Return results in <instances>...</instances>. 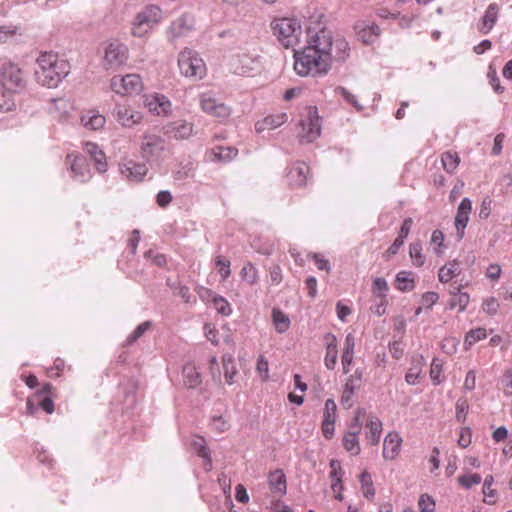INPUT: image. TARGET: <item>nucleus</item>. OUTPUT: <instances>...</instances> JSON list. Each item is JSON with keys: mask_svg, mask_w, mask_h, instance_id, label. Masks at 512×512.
Returning a JSON list of instances; mask_svg holds the SVG:
<instances>
[{"mask_svg": "<svg viewBox=\"0 0 512 512\" xmlns=\"http://www.w3.org/2000/svg\"><path fill=\"white\" fill-rule=\"evenodd\" d=\"M123 173H126V176L134 181H140L146 175L147 168L144 164L130 163Z\"/></svg>", "mask_w": 512, "mask_h": 512, "instance_id": "44", "label": "nucleus"}, {"mask_svg": "<svg viewBox=\"0 0 512 512\" xmlns=\"http://www.w3.org/2000/svg\"><path fill=\"white\" fill-rule=\"evenodd\" d=\"M306 43L305 48H313V50L320 52L323 57H331L333 37L329 29L325 27H309Z\"/></svg>", "mask_w": 512, "mask_h": 512, "instance_id": "7", "label": "nucleus"}, {"mask_svg": "<svg viewBox=\"0 0 512 512\" xmlns=\"http://www.w3.org/2000/svg\"><path fill=\"white\" fill-rule=\"evenodd\" d=\"M65 368V361L61 358H56L53 365L47 369V376L50 378H57L61 376Z\"/></svg>", "mask_w": 512, "mask_h": 512, "instance_id": "58", "label": "nucleus"}, {"mask_svg": "<svg viewBox=\"0 0 512 512\" xmlns=\"http://www.w3.org/2000/svg\"><path fill=\"white\" fill-rule=\"evenodd\" d=\"M443 169L448 173H454L460 163V157L455 151L444 152L441 156Z\"/></svg>", "mask_w": 512, "mask_h": 512, "instance_id": "37", "label": "nucleus"}, {"mask_svg": "<svg viewBox=\"0 0 512 512\" xmlns=\"http://www.w3.org/2000/svg\"><path fill=\"white\" fill-rule=\"evenodd\" d=\"M481 481H482V477H481V475H479L477 473L462 474V475L458 476V478H457V482H458L459 486H461L465 489H470L473 486L480 484Z\"/></svg>", "mask_w": 512, "mask_h": 512, "instance_id": "46", "label": "nucleus"}, {"mask_svg": "<svg viewBox=\"0 0 512 512\" xmlns=\"http://www.w3.org/2000/svg\"><path fill=\"white\" fill-rule=\"evenodd\" d=\"M430 245L433 247V250L437 255H441L443 253L444 234L441 230L436 229L432 232Z\"/></svg>", "mask_w": 512, "mask_h": 512, "instance_id": "49", "label": "nucleus"}, {"mask_svg": "<svg viewBox=\"0 0 512 512\" xmlns=\"http://www.w3.org/2000/svg\"><path fill=\"white\" fill-rule=\"evenodd\" d=\"M272 322L278 333L286 332L291 323L289 317L278 308L272 310Z\"/></svg>", "mask_w": 512, "mask_h": 512, "instance_id": "35", "label": "nucleus"}, {"mask_svg": "<svg viewBox=\"0 0 512 512\" xmlns=\"http://www.w3.org/2000/svg\"><path fill=\"white\" fill-rule=\"evenodd\" d=\"M331 57H323L313 48H303L294 52V70L302 77L322 76L328 73L331 67Z\"/></svg>", "mask_w": 512, "mask_h": 512, "instance_id": "2", "label": "nucleus"}, {"mask_svg": "<svg viewBox=\"0 0 512 512\" xmlns=\"http://www.w3.org/2000/svg\"><path fill=\"white\" fill-rule=\"evenodd\" d=\"M461 272V263L458 260L447 262L439 269L438 279L441 283H448Z\"/></svg>", "mask_w": 512, "mask_h": 512, "instance_id": "28", "label": "nucleus"}, {"mask_svg": "<svg viewBox=\"0 0 512 512\" xmlns=\"http://www.w3.org/2000/svg\"><path fill=\"white\" fill-rule=\"evenodd\" d=\"M150 328V322L146 321L138 325L135 330L128 336L127 342L129 344L137 341L148 329Z\"/></svg>", "mask_w": 512, "mask_h": 512, "instance_id": "64", "label": "nucleus"}, {"mask_svg": "<svg viewBox=\"0 0 512 512\" xmlns=\"http://www.w3.org/2000/svg\"><path fill=\"white\" fill-rule=\"evenodd\" d=\"M395 288L402 292H409L415 288V274L412 271H400L395 278Z\"/></svg>", "mask_w": 512, "mask_h": 512, "instance_id": "29", "label": "nucleus"}, {"mask_svg": "<svg viewBox=\"0 0 512 512\" xmlns=\"http://www.w3.org/2000/svg\"><path fill=\"white\" fill-rule=\"evenodd\" d=\"M366 439L372 446L377 445L382 433V423L379 419L371 418L366 424Z\"/></svg>", "mask_w": 512, "mask_h": 512, "instance_id": "32", "label": "nucleus"}, {"mask_svg": "<svg viewBox=\"0 0 512 512\" xmlns=\"http://www.w3.org/2000/svg\"><path fill=\"white\" fill-rule=\"evenodd\" d=\"M180 73L186 78L201 80L207 74V67L199 53L190 48H184L178 55Z\"/></svg>", "mask_w": 512, "mask_h": 512, "instance_id": "4", "label": "nucleus"}, {"mask_svg": "<svg viewBox=\"0 0 512 512\" xmlns=\"http://www.w3.org/2000/svg\"><path fill=\"white\" fill-rule=\"evenodd\" d=\"M487 337V331L485 328L478 327L468 331L464 338V348L469 350L474 344L485 339Z\"/></svg>", "mask_w": 512, "mask_h": 512, "instance_id": "38", "label": "nucleus"}, {"mask_svg": "<svg viewBox=\"0 0 512 512\" xmlns=\"http://www.w3.org/2000/svg\"><path fill=\"white\" fill-rule=\"evenodd\" d=\"M38 69L35 72L38 83L48 88L58 85L69 73V64L52 52L41 53L37 58Z\"/></svg>", "mask_w": 512, "mask_h": 512, "instance_id": "1", "label": "nucleus"}, {"mask_svg": "<svg viewBox=\"0 0 512 512\" xmlns=\"http://www.w3.org/2000/svg\"><path fill=\"white\" fill-rule=\"evenodd\" d=\"M268 481L270 489L274 493L284 494L286 492V477L282 470L271 472Z\"/></svg>", "mask_w": 512, "mask_h": 512, "instance_id": "33", "label": "nucleus"}, {"mask_svg": "<svg viewBox=\"0 0 512 512\" xmlns=\"http://www.w3.org/2000/svg\"><path fill=\"white\" fill-rule=\"evenodd\" d=\"M402 439L397 432H389L383 443V457L386 460L395 459L400 452Z\"/></svg>", "mask_w": 512, "mask_h": 512, "instance_id": "20", "label": "nucleus"}, {"mask_svg": "<svg viewBox=\"0 0 512 512\" xmlns=\"http://www.w3.org/2000/svg\"><path fill=\"white\" fill-rule=\"evenodd\" d=\"M271 27L283 47L291 48L300 42L302 27L297 19L291 17L278 18L273 20Z\"/></svg>", "mask_w": 512, "mask_h": 512, "instance_id": "3", "label": "nucleus"}, {"mask_svg": "<svg viewBox=\"0 0 512 512\" xmlns=\"http://www.w3.org/2000/svg\"><path fill=\"white\" fill-rule=\"evenodd\" d=\"M163 149V139L155 134H145L141 143L143 157L150 158Z\"/></svg>", "mask_w": 512, "mask_h": 512, "instance_id": "21", "label": "nucleus"}, {"mask_svg": "<svg viewBox=\"0 0 512 512\" xmlns=\"http://www.w3.org/2000/svg\"><path fill=\"white\" fill-rule=\"evenodd\" d=\"M321 124L316 107H308L305 116L300 121L298 136L302 142H313L320 136Z\"/></svg>", "mask_w": 512, "mask_h": 512, "instance_id": "10", "label": "nucleus"}, {"mask_svg": "<svg viewBox=\"0 0 512 512\" xmlns=\"http://www.w3.org/2000/svg\"><path fill=\"white\" fill-rule=\"evenodd\" d=\"M337 406L333 399H327L323 411V421L336 422L337 419Z\"/></svg>", "mask_w": 512, "mask_h": 512, "instance_id": "53", "label": "nucleus"}, {"mask_svg": "<svg viewBox=\"0 0 512 512\" xmlns=\"http://www.w3.org/2000/svg\"><path fill=\"white\" fill-rule=\"evenodd\" d=\"M355 337L349 333L345 337L343 352L341 356L342 369L345 374L349 373L350 366L354 359Z\"/></svg>", "mask_w": 512, "mask_h": 512, "instance_id": "22", "label": "nucleus"}, {"mask_svg": "<svg viewBox=\"0 0 512 512\" xmlns=\"http://www.w3.org/2000/svg\"><path fill=\"white\" fill-rule=\"evenodd\" d=\"M197 165L194 162H187L182 164L180 168L174 172V180L177 182H184L195 176Z\"/></svg>", "mask_w": 512, "mask_h": 512, "instance_id": "36", "label": "nucleus"}, {"mask_svg": "<svg viewBox=\"0 0 512 512\" xmlns=\"http://www.w3.org/2000/svg\"><path fill=\"white\" fill-rule=\"evenodd\" d=\"M409 256L416 267H422L425 263V256L422 253V245L419 241L409 245Z\"/></svg>", "mask_w": 512, "mask_h": 512, "instance_id": "42", "label": "nucleus"}, {"mask_svg": "<svg viewBox=\"0 0 512 512\" xmlns=\"http://www.w3.org/2000/svg\"><path fill=\"white\" fill-rule=\"evenodd\" d=\"M499 303L496 298L488 297L482 303V310L488 315H495L498 312Z\"/></svg>", "mask_w": 512, "mask_h": 512, "instance_id": "63", "label": "nucleus"}, {"mask_svg": "<svg viewBox=\"0 0 512 512\" xmlns=\"http://www.w3.org/2000/svg\"><path fill=\"white\" fill-rule=\"evenodd\" d=\"M84 150L94 160L95 168L99 172H104L107 167L106 157L104 152L101 149H99L98 145L93 142H86L84 144Z\"/></svg>", "mask_w": 512, "mask_h": 512, "instance_id": "24", "label": "nucleus"}, {"mask_svg": "<svg viewBox=\"0 0 512 512\" xmlns=\"http://www.w3.org/2000/svg\"><path fill=\"white\" fill-rule=\"evenodd\" d=\"M182 375L183 383L189 389H194L201 383V375L193 364L184 365Z\"/></svg>", "mask_w": 512, "mask_h": 512, "instance_id": "31", "label": "nucleus"}, {"mask_svg": "<svg viewBox=\"0 0 512 512\" xmlns=\"http://www.w3.org/2000/svg\"><path fill=\"white\" fill-rule=\"evenodd\" d=\"M471 211V200L469 198L462 199L458 206L454 221L457 237L459 240H461L465 235V228L467 227V224L469 222Z\"/></svg>", "mask_w": 512, "mask_h": 512, "instance_id": "17", "label": "nucleus"}, {"mask_svg": "<svg viewBox=\"0 0 512 512\" xmlns=\"http://www.w3.org/2000/svg\"><path fill=\"white\" fill-rule=\"evenodd\" d=\"M200 105L206 114L218 118L219 120H225L231 114L229 106L223 102H219L216 98L208 94L201 96Z\"/></svg>", "mask_w": 512, "mask_h": 512, "instance_id": "13", "label": "nucleus"}, {"mask_svg": "<svg viewBox=\"0 0 512 512\" xmlns=\"http://www.w3.org/2000/svg\"><path fill=\"white\" fill-rule=\"evenodd\" d=\"M215 310L222 316H229L232 313V307L226 298L216 295L212 301Z\"/></svg>", "mask_w": 512, "mask_h": 512, "instance_id": "48", "label": "nucleus"}, {"mask_svg": "<svg viewBox=\"0 0 512 512\" xmlns=\"http://www.w3.org/2000/svg\"><path fill=\"white\" fill-rule=\"evenodd\" d=\"M174 136L176 138H187L192 133V126L186 122H180L175 127H173Z\"/></svg>", "mask_w": 512, "mask_h": 512, "instance_id": "61", "label": "nucleus"}, {"mask_svg": "<svg viewBox=\"0 0 512 512\" xmlns=\"http://www.w3.org/2000/svg\"><path fill=\"white\" fill-rule=\"evenodd\" d=\"M256 372L261 381L266 382L269 379V363L263 355H260L257 359Z\"/></svg>", "mask_w": 512, "mask_h": 512, "instance_id": "52", "label": "nucleus"}, {"mask_svg": "<svg viewBox=\"0 0 512 512\" xmlns=\"http://www.w3.org/2000/svg\"><path fill=\"white\" fill-rule=\"evenodd\" d=\"M442 363L438 359H433L430 367V377L435 385L441 383V374H442Z\"/></svg>", "mask_w": 512, "mask_h": 512, "instance_id": "59", "label": "nucleus"}, {"mask_svg": "<svg viewBox=\"0 0 512 512\" xmlns=\"http://www.w3.org/2000/svg\"><path fill=\"white\" fill-rule=\"evenodd\" d=\"M388 289L387 281L384 278H376L373 281L372 291L376 296L384 298Z\"/></svg>", "mask_w": 512, "mask_h": 512, "instance_id": "55", "label": "nucleus"}, {"mask_svg": "<svg viewBox=\"0 0 512 512\" xmlns=\"http://www.w3.org/2000/svg\"><path fill=\"white\" fill-rule=\"evenodd\" d=\"M307 257L314 260L318 270H323L327 274L330 273L331 266L329 260L324 259L320 254L317 253H309L307 254Z\"/></svg>", "mask_w": 512, "mask_h": 512, "instance_id": "56", "label": "nucleus"}, {"mask_svg": "<svg viewBox=\"0 0 512 512\" xmlns=\"http://www.w3.org/2000/svg\"><path fill=\"white\" fill-rule=\"evenodd\" d=\"M352 431L347 432L343 437V447L351 455H358L361 451L358 434L360 427L353 426Z\"/></svg>", "mask_w": 512, "mask_h": 512, "instance_id": "27", "label": "nucleus"}, {"mask_svg": "<svg viewBox=\"0 0 512 512\" xmlns=\"http://www.w3.org/2000/svg\"><path fill=\"white\" fill-rule=\"evenodd\" d=\"M81 123L89 130H100L104 127L106 119L97 111L91 110L81 116Z\"/></svg>", "mask_w": 512, "mask_h": 512, "instance_id": "26", "label": "nucleus"}, {"mask_svg": "<svg viewBox=\"0 0 512 512\" xmlns=\"http://www.w3.org/2000/svg\"><path fill=\"white\" fill-rule=\"evenodd\" d=\"M128 56L127 46L118 40H112L104 48L103 67L106 70H117L127 62Z\"/></svg>", "mask_w": 512, "mask_h": 512, "instance_id": "9", "label": "nucleus"}, {"mask_svg": "<svg viewBox=\"0 0 512 512\" xmlns=\"http://www.w3.org/2000/svg\"><path fill=\"white\" fill-rule=\"evenodd\" d=\"M421 373V361H418V363L409 368L408 372L405 375V381L409 385H415L418 382L419 376Z\"/></svg>", "mask_w": 512, "mask_h": 512, "instance_id": "62", "label": "nucleus"}, {"mask_svg": "<svg viewBox=\"0 0 512 512\" xmlns=\"http://www.w3.org/2000/svg\"><path fill=\"white\" fill-rule=\"evenodd\" d=\"M363 377V372L361 370H355L353 374H351L345 381L343 388H350V390L355 391L360 387L361 381Z\"/></svg>", "mask_w": 512, "mask_h": 512, "instance_id": "54", "label": "nucleus"}, {"mask_svg": "<svg viewBox=\"0 0 512 512\" xmlns=\"http://www.w3.org/2000/svg\"><path fill=\"white\" fill-rule=\"evenodd\" d=\"M66 164L69 165L71 177L79 182H85L90 177V171L86 160L77 152L69 153L66 156Z\"/></svg>", "mask_w": 512, "mask_h": 512, "instance_id": "14", "label": "nucleus"}, {"mask_svg": "<svg viewBox=\"0 0 512 512\" xmlns=\"http://www.w3.org/2000/svg\"><path fill=\"white\" fill-rule=\"evenodd\" d=\"M324 341L326 345V353L324 357V364L327 369L333 370L338 361V342L337 338L332 333H327L324 336Z\"/></svg>", "mask_w": 512, "mask_h": 512, "instance_id": "19", "label": "nucleus"}, {"mask_svg": "<svg viewBox=\"0 0 512 512\" xmlns=\"http://www.w3.org/2000/svg\"><path fill=\"white\" fill-rule=\"evenodd\" d=\"M211 428L217 433H223L230 428L229 422L222 416H215L211 420Z\"/></svg>", "mask_w": 512, "mask_h": 512, "instance_id": "57", "label": "nucleus"}, {"mask_svg": "<svg viewBox=\"0 0 512 512\" xmlns=\"http://www.w3.org/2000/svg\"><path fill=\"white\" fill-rule=\"evenodd\" d=\"M18 34H20V28L17 25H1L0 44L8 43Z\"/></svg>", "mask_w": 512, "mask_h": 512, "instance_id": "47", "label": "nucleus"}, {"mask_svg": "<svg viewBox=\"0 0 512 512\" xmlns=\"http://www.w3.org/2000/svg\"><path fill=\"white\" fill-rule=\"evenodd\" d=\"M215 268L219 273L222 281H225L231 275V262L224 256L218 255L215 257Z\"/></svg>", "mask_w": 512, "mask_h": 512, "instance_id": "45", "label": "nucleus"}, {"mask_svg": "<svg viewBox=\"0 0 512 512\" xmlns=\"http://www.w3.org/2000/svg\"><path fill=\"white\" fill-rule=\"evenodd\" d=\"M418 507L421 512H434L435 502L429 495L423 494L419 498Z\"/></svg>", "mask_w": 512, "mask_h": 512, "instance_id": "60", "label": "nucleus"}, {"mask_svg": "<svg viewBox=\"0 0 512 512\" xmlns=\"http://www.w3.org/2000/svg\"><path fill=\"white\" fill-rule=\"evenodd\" d=\"M116 121L124 128H132L143 121V114L133 109L130 105L118 104L114 109Z\"/></svg>", "mask_w": 512, "mask_h": 512, "instance_id": "12", "label": "nucleus"}, {"mask_svg": "<svg viewBox=\"0 0 512 512\" xmlns=\"http://www.w3.org/2000/svg\"><path fill=\"white\" fill-rule=\"evenodd\" d=\"M143 81L140 75L135 73L124 76H114L110 80L111 90L120 96H132L143 90Z\"/></svg>", "mask_w": 512, "mask_h": 512, "instance_id": "8", "label": "nucleus"}, {"mask_svg": "<svg viewBox=\"0 0 512 512\" xmlns=\"http://www.w3.org/2000/svg\"><path fill=\"white\" fill-rule=\"evenodd\" d=\"M238 151L233 147H222L218 146L214 148L211 152V154L214 156L213 159L226 162L232 160L234 157H236Z\"/></svg>", "mask_w": 512, "mask_h": 512, "instance_id": "43", "label": "nucleus"}, {"mask_svg": "<svg viewBox=\"0 0 512 512\" xmlns=\"http://www.w3.org/2000/svg\"><path fill=\"white\" fill-rule=\"evenodd\" d=\"M355 31L358 40L364 44L374 43L381 33V29L377 24L367 23L365 21L358 22L355 25Z\"/></svg>", "mask_w": 512, "mask_h": 512, "instance_id": "18", "label": "nucleus"}, {"mask_svg": "<svg viewBox=\"0 0 512 512\" xmlns=\"http://www.w3.org/2000/svg\"><path fill=\"white\" fill-rule=\"evenodd\" d=\"M191 448L205 460V469L210 470L212 461L210 457V450L206 445V440L198 435H195L191 439Z\"/></svg>", "mask_w": 512, "mask_h": 512, "instance_id": "25", "label": "nucleus"}, {"mask_svg": "<svg viewBox=\"0 0 512 512\" xmlns=\"http://www.w3.org/2000/svg\"><path fill=\"white\" fill-rule=\"evenodd\" d=\"M288 119L286 113H276L266 116L261 122L256 124L257 131H262L265 129H275L282 124H284Z\"/></svg>", "mask_w": 512, "mask_h": 512, "instance_id": "30", "label": "nucleus"}, {"mask_svg": "<svg viewBox=\"0 0 512 512\" xmlns=\"http://www.w3.org/2000/svg\"><path fill=\"white\" fill-rule=\"evenodd\" d=\"M470 302V296L468 293H462L458 296L453 297L449 302V307L451 309L458 308L459 312H463L466 310L468 304Z\"/></svg>", "mask_w": 512, "mask_h": 512, "instance_id": "51", "label": "nucleus"}, {"mask_svg": "<svg viewBox=\"0 0 512 512\" xmlns=\"http://www.w3.org/2000/svg\"><path fill=\"white\" fill-rule=\"evenodd\" d=\"M0 83L6 92H18L25 83L21 69L14 63H4L0 69Z\"/></svg>", "mask_w": 512, "mask_h": 512, "instance_id": "11", "label": "nucleus"}, {"mask_svg": "<svg viewBox=\"0 0 512 512\" xmlns=\"http://www.w3.org/2000/svg\"><path fill=\"white\" fill-rule=\"evenodd\" d=\"M144 106L148 111L157 116H168L171 113L172 104L163 94L153 93L144 97Z\"/></svg>", "mask_w": 512, "mask_h": 512, "instance_id": "15", "label": "nucleus"}, {"mask_svg": "<svg viewBox=\"0 0 512 512\" xmlns=\"http://www.w3.org/2000/svg\"><path fill=\"white\" fill-rule=\"evenodd\" d=\"M162 20V10L157 5H147L135 16L131 34L135 37H145Z\"/></svg>", "mask_w": 512, "mask_h": 512, "instance_id": "5", "label": "nucleus"}, {"mask_svg": "<svg viewBox=\"0 0 512 512\" xmlns=\"http://www.w3.org/2000/svg\"><path fill=\"white\" fill-rule=\"evenodd\" d=\"M310 174L309 166L301 161L293 163L286 174L287 183L291 188H301L307 183Z\"/></svg>", "mask_w": 512, "mask_h": 512, "instance_id": "16", "label": "nucleus"}, {"mask_svg": "<svg viewBox=\"0 0 512 512\" xmlns=\"http://www.w3.org/2000/svg\"><path fill=\"white\" fill-rule=\"evenodd\" d=\"M70 103L65 99L53 100L52 106L50 107V113L59 120L66 119L68 116V109Z\"/></svg>", "mask_w": 512, "mask_h": 512, "instance_id": "40", "label": "nucleus"}, {"mask_svg": "<svg viewBox=\"0 0 512 512\" xmlns=\"http://www.w3.org/2000/svg\"><path fill=\"white\" fill-rule=\"evenodd\" d=\"M359 481L363 496L368 500H373L375 497V489L370 473L363 471L359 477Z\"/></svg>", "mask_w": 512, "mask_h": 512, "instance_id": "39", "label": "nucleus"}, {"mask_svg": "<svg viewBox=\"0 0 512 512\" xmlns=\"http://www.w3.org/2000/svg\"><path fill=\"white\" fill-rule=\"evenodd\" d=\"M493 481V477L489 475L485 478L483 483L484 501L488 504L494 503L496 498V491L492 488Z\"/></svg>", "mask_w": 512, "mask_h": 512, "instance_id": "50", "label": "nucleus"}, {"mask_svg": "<svg viewBox=\"0 0 512 512\" xmlns=\"http://www.w3.org/2000/svg\"><path fill=\"white\" fill-rule=\"evenodd\" d=\"M498 13L499 6L496 3H492L488 6L478 26L482 34H487L491 31L498 19Z\"/></svg>", "mask_w": 512, "mask_h": 512, "instance_id": "23", "label": "nucleus"}, {"mask_svg": "<svg viewBox=\"0 0 512 512\" xmlns=\"http://www.w3.org/2000/svg\"><path fill=\"white\" fill-rule=\"evenodd\" d=\"M222 365H223L225 382L228 385H232L234 383V377L238 373L233 356L229 355V354L224 355L222 357Z\"/></svg>", "mask_w": 512, "mask_h": 512, "instance_id": "34", "label": "nucleus"}, {"mask_svg": "<svg viewBox=\"0 0 512 512\" xmlns=\"http://www.w3.org/2000/svg\"><path fill=\"white\" fill-rule=\"evenodd\" d=\"M241 279L249 285H255L259 280L258 270L251 263L247 262L240 271Z\"/></svg>", "mask_w": 512, "mask_h": 512, "instance_id": "41", "label": "nucleus"}, {"mask_svg": "<svg viewBox=\"0 0 512 512\" xmlns=\"http://www.w3.org/2000/svg\"><path fill=\"white\" fill-rule=\"evenodd\" d=\"M233 72L242 76H254L260 71L261 61L256 50L241 49L231 59Z\"/></svg>", "mask_w": 512, "mask_h": 512, "instance_id": "6", "label": "nucleus"}]
</instances>
